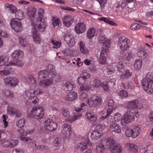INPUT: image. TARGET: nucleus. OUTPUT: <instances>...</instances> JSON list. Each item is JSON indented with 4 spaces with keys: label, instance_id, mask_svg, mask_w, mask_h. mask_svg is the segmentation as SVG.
I'll return each mask as SVG.
<instances>
[{
    "label": "nucleus",
    "instance_id": "obj_1",
    "mask_svg": "<svg viewBox=\"0 0 153 153\" xmlns=\"http://www.w3.org/2000/svg\"><path fill=\"white\" fill-rule=\"evenodd\" d=\"M151 73H148L145 77L143 78L141 81V85L143 89L147 93L151 94L153 93V81L149 76L151 75Z\"/></svg>",
    "mask_w": 153,
    "mask_h": 153
},
{
    "label": "nucleus",
    "instance_id": "obj_2",
    "mask_svg": "<svg viewBox=\"0 0 153 153\" xmlns=\"http://www.w3.org/2000/svg\"><path fill=\"white\" fill-rule=\"evenodd\" d=\"M44 13V9L40 8L39 9L38 13L39 14V16L37 19L35 25H36L37 27L38 28L39 31L42 32L45 31V27L47 25V22L43 18V14Z\"/></svg>",
    "mask_w": 153,
    "mask_h": 153
},
{
    "label": "nucleus",
    "instance_id": "obj_3",
    "mask_svg": "<svg viewBox=\"0 0 153 153\" xmlns=\"http://www.w3.org/2000/svg\"><path fill=\"white\" fill-rule=\"evenodd\" d=\"M44 112L43 107L33 108L30 113L28 115V117L30 118L35 117L36 119H41L44 115Z\"/></svg>",
    "mask_w": 153,
    "mask_h": 153
},
{
    "label": "nucleus",
    "instance_id": "obj_4",
    "mask_svg": "<svg viewBox=\"0 0 153 153\" xmlns=\"http://www.w3.org/2000/svg\"><path fill=\"white\" fill-rule=\"evenodd\" d=\"M118 43L122 51L121 53H123L129 47L130 41L125 36H121L119 38Z\"/></svg>",
    "mask_w": 153,
    "mask_h": 153
},
{
    "label": "nucleus",
    "instance_id": "obj_5",
    "mask_svg": "<svg viewBox=\"0 0 153 153\" xmlns=\"http://www.w3.org/2000/svg\"><path fill=\"white\" fill-rule=\"evenodd\" d=\"M134 112L127 111L121 119V123L123 125L134 121Z\"/></svg>",
    "mask_w": 153,
    "mask_h": 153
},
{
    "label": "nucleus",
    "instance_id": "obj_6",
    "mask_svg": "<svg viewBox=\"0 0 153 153\" xmlns=\"http://www.w3.org/2000/svg\"><path fill=\"white\" fill-rule=\"evenodd\" d=\"M88 103L90 107H95L100 105L102 102V98L95 95L93 96L88 100Z\"/></svg>",
    "mask_w": 153,
    "mask_h": 153
},
{
    "label": "nucleus",
    "instance_id": "obj_7",
    "mask_svg": "<svg viewBox=\"0 0 153 153\" xmlns=\"http://www.w3.org/2000/svg\"><path fill=\"white\" fill-rule=\"evenodd\" d=\"M4 84L12 87H14L18 84L19 80L14 77H7L3 79Z\"/></svg>",
    "mask_w": 153,
    "mask_h": 153
},
{
    "label": "nucleus",
    "instance_id": "obj_8",
    "mask_svg": "<svg viewBox=\"0 0 153 153\" xmlns=\"http://www.w3.org/2000/svg\"><path fill=\"white\" fill-rule=\"evenodd\" d=\"M72 131L70 126L67 124H65L62 126V129L61 132L62 137H69L71 136Z\"/></svg>",
    "mask_w": 153,
    "mask_h": 153
},
{
    "label": "nucleus",
    "instance_id": "obj_9",
    "mask_svg": "<svg viewBox=\"0 0 153 153\" xmlns=\"http://www.w3.org/2000/svg\"><path fill=\"white\" fill-rule=\"evenodd\" d=\"M11 28L16 32H20L22 27V24L20 20L16 19L13 18L10 21Z\"/></svg>",
    "mask_w": 153,
    "mask_h": 153
},
{
    "label": "nucleus",
    "instance_id": "obj_10",
    "mask_svg": "<svg viewBox=\"0 0 153 153\" xmlns=\"http://www.w3.org/2000/svg\"><path fill=\"white\" fill-rule=\"evenodd\" d=\"M63 37L64 40L69 47H72L75 45V42L74 38L72 35L68 32L64 33H63Z\"/></svg>",
    "mask_w": 153,
    "mask_h": 153
},
{
    "label": "nucleus",
    "instance_id": "obj_11",
    "mask_svg": "<svg viewBox=\"0 0 153 153\" xmlns=\"http://www.w3.org/2000/svg\"><path fill=\"white\" fill-rule=\"evenodd\" d=\"M44 127L46 129L49 131H55L57 128V123L52 120L49 119L44 122Z\"/></svg>",
    "mask_w": 153,
    "mask_h": 153
},
{
    "label": "nucleus",
    "instance_id": "obj_12",
    "mask_svg": "<svg viewBox=\"0 0 153 153\" xmlns=\"http://www.w3.org/2000/svg\"><path fill=\"white\" fill-rule=\"evenodd\" d=\"M138 103V100H137L128 102L125 106L127 111L135 113L136 111L135 109L137 108Z\"/></svg>",
    "mask_w": 153,
    "mask_h": 153
},
{
    "label": "nucleus",
    "instance_id": "obj_13",
    "mask_svg": "<svg viewBox=\"0 0 153 153\" xmlns=\"http://www.w3.org/2000/svg\"><path fill=\"white\" fill-rule=\"evenodd\" d=\"M115 140L111 137L103 138L101 140V143L109 149L115 144Z\"/></svg>",
    "mask_w": 153,
    "mask_h": 153
},
{
    "label": "nucleus",
    "instance_id": "obj_14",
    "mask_svg": "<svg viewBox=\"0 0 153 153\" xmlns=\"http://www.w3.org/2000/svg\"><path fill=\"white\" fill-rule=\"evenodd\" d=\"M114 105V100H109L108 101V104L106 105L105 107V109L107 111V115L105 116L101 117V118L103 120L105 119L107 116L110 114L114 110L113 107Z\"/></svg>",
    "mask_w": 153,
    "mask_h": 153
},
{
    "label": "nucleus",
    "instance_id": "obj_15",
    "mask_svg": "<svg viewBox=\"0 0 153 153\" xmlns=\"http://www.w3.org/2000/svg\"><path fill=\"white\" fill-rule=\"evenodd\" d=\"M23 130L22 129H21L19 130V132L20 134H22L21 136H20V139L22 140H23L25 142L28 143H30L31 141V138L27 137L26 136L27 134H30V133H33L34 131V130L32 129L30 131H28L26 132H23Z\"/></svg>",
    "mask_w": 153,
    "mask_h": 153
},
{
    "label": "nucleus",
    "instance_id": "obj_16",
    "mask_svg": "<svg viewBox=\"0 0 153 153\" xmlns=\"http://www.w3.org/2000/svg\"><path fill=\"white\" fill-rule=\"evenodd\" d=\"M85 142H82L78 144L76 146V149L81 151H83L87 149L88 147L87 144H89L91 143L88 137L85 138Z\"/></svg>",
    "mask_w": 153,
    "mask_h": 153
},
{
    "label": "nucleus",
    "instance_id": "obj_17",
    "mask_svg": "<svg viewBox=\"0 0 153 153\" xmlns=\"http://www.w3.org/2000/svg\"><path fill=\"white\" fill-rule=\"evenodd\" d=\"M86 27L83 22L79 23L75 27L74 30L77 34H80L84 32L86 30Z\"/></svg>",
    "mask_w": 153,
    "mask_h": 153
},
{
    "label": "nucleus",
    "instance_id": "obj_18",
    "mask_svg": "<svg viewBox=\"0 0 153 153\" xmlns=\"http://www.w3.org/2000/svg\"><path fill=\"white\" fill-rule=\"evenodd\" d=\"M90 77V75L86 72L81 74L77 79L78 83L81 85H84L87 79Z\"/></svg>",
    "mask_w": 153,
    "mask_h": 153
},
{
    "label": "nucleus",
    "instance_id": "obj_19",
    "mask_svg": "<svg viewBox=\"0 0 153 153\" xmlns=\"http://www.w3.org/2000/svg\"><path fill=\"white\" fill-rule=\"evenodd\" d=\"M108 50H102L100 53L99 60L100 63L102 64H105L106 62V56H107Z\"/></svg>",
    "mask_w": 153,
    "mask_h": 153
},
{
    "label": "nucleus",
    "instance_id": "obj_20",
    "mask_svg": "<svg viewBox=\"0 0 153 153\" xmlns=\"http://www.w3.org/2000/svg\"><path fill=\"white\" fill-rule=\"evenodd\" d=\"M109 130L111 131L117 133H120L121 132L120 125L116 123H112L110 125Z\"/></svg>",
    "mask_w": 153,
    "mask_h": 153
},
{
    "label": "nucleus",
    "instance_id": "obj_21",
    "mask_svg": "<svg viewBox=\"0 0 153 153\" xmlns=\"http://www.w3.org/2000/svg\"><path fill=\"white\" fill-rule=\"evenodd\" d=\"M72 20V17L71 16H67L63 18L62 22L66 27H69L73 23Z\"/></svg>",
    "mask_w": 153,
    "mask_h": 153
},
{
    "label": "nucleus",
    "instance_id": "obj_22",
    "mask_svg": "<svg viewBox=\"0 0 153 153\" xmlns=\"http://www.w3.org/2000/svg\"><path fill=\"white\" fill-rule=\"evenodd\" d=\"M31 92H28L27 94V96L28 97H29V98L27 100L28 102H32V104L35 105H37L39 101V100L36 97L33 96V94H31Z\"/></svg>",
    "mask_w": 153,
    "mask_h": 153
},
{
    "label": "nucleus",
    "instance_id": "obj_23",
    "mask_svg": "<svg viewBox=\"0 0 153 153\" xmlns=\"http://www.w3.org/2000/svg\"><path fill=\"white\" fill-rule=\"evenodd\" d=\"M77 97V93L76 92H71L66 95L65 100L69 101H71L76 99Z\"/></svg>",
    "mask_w": 153,
    "mask_h": 153
},
{
    "label": "nucleus",
    "instance_id": "obj_24",
    "mask_svg": "<svg viewBox=\"0 0 153 153\" xmlns=\"http://www.w3.org/2000/svg\"><path fill=\"white\" fill-rule=\"evenodd\" d=\"M32 26L34 27V29L33 31V37L34 42L36 43H39L40 42V38L37 34V32L36 30V26L33 23H32Z\"/></svg>",
    "mask_w": 153,
    "mask_h": 153
},
{
    "label": "nucleus",
    "instance_id": "obj_25",
    "mask_svg": "<svg viewBox=\"0 0 153 153\" xmlns=\"http://www.w3.org/2000/svg\"><path fill=\"white\" fill-rule=\"evenodd\" d=\"M53 82L52 79L50 77L49 79H45L41 80L39 82V85L42 87L47 86L51 85Z\"/></svg>",
    "mask_w": 153,
    "mask_h": 153
},
{
    "label": "nucleus",
    "instance_id": "obj_26",
    "mask_svg": "<svg viewBox=\"0 0 153 153\" xmlns=\"http://www.w3.org/2000/svg\"><path fill=\"white\" fill-rule=\"evenodd\" d=\"M110 150L112 153H120L122 148L120 144H115L110 149Z\"/></svg>",
    "mask_w": 153,
    "mask_h": 153
},
{
    "label": "nucleus",
    "instance_id": "obj_27",
    "mask_svg": "<svg viewBox=\"0 0 153 153\" xmlns=\"http://www.w3.org/2000/svg\"><path fill=\"white\" fill-rule=\"evenodd\" d=\"M86 117L91 122H95L97 120V118L96 115L94 113L90 112H87L86 115Z\"/></svg>",
    "mask_w": 153,
    "mask_h": 153
},
{
    "label": "nucleus",
    "instance_id": "obj_28",
    "mask_svg": "<svg viewBox=\"0 0 153 153\" xmlns=\"http://www.w3.org/2000/svg\"><path fill=\"white\" fill-rule=\"evenodd\" d=\"M101 132H100L97 130H95L91 131V137L93 139H97L101 136Z\"/></svg>",
    "mask_w": 153,
    "mask_h": 153
},
{
    "label": "nucleus",
    "instance_id": "obj_29",
    "mask_svg": "<svg viewBox=\"0 0 153 153\" xmlns=\"http://www.w3.org/2000/svg\"><path fill=\"white\" fill-rule=\"evenodd\" d=\"M49 76V73L47 70L40 71L38 73V77L39 79H42L48 77Z\"/></svg>",
    "mask_w": 153,
    "mask_h": 153
},
{
    "label": "nucleus",
    "instance_id": "obj_30",
    "mask_svg": "<svg viewBox=\"0 0 153 153\" xmlns=\"http://www.w3.org/2000/svg\"><path fill=\"white\" fill-rule=\"evenodd\" d=\"M128 150L131 153H136L137 151V147L135 144L128 143L127 144Z\"/></svg>",
    "mask_w": 153,
    "mask_h": 153
},
{
    "label": "nucleus",
    "instance_id": "obj_31",
    "mask_svg": "<svg viewBox=\"0 0 153 153\" xmlns=\"http://www.w3.org/2000/svg\"><path fill=\"white\" fill-rule=\"evenodd\" d=\"M96 33V29L94 27H92L88 29L87 32V36L88 39H90L94 37Z\"/></svg>",
    "mask_w": 153,
    "mask_h": 153
},
{
    "label": "nucleus",
    "instance_id": "obj_32",
    "mask_svg": "<svg viewBox=\"0 0 153 153\" xmlns=\"http://www.w3.org/2000/svg\"><path fill=\"white\" fill-rule=\"evenodd\" d=\"M106 147L101 143V141L99 145L96 146L95 153H102Z\"/></svg>",
    "mask_w": 153,
    "mask_h": 153
},
{
    "label": "nucleus",
    "instance_id": "obj_33",
    "mask_svg": "<svg viewBox=\"0 0 153 153\" xmlns=\"http://www.w3.org/2000/svg\"><path fill=\"white\" fill-rule=\"evenodd\" d=\"M63 86L64 90L65 91H71L73 90L74 88L73 84L68 82L64 83Z\"/></svg>",
    "mask_w": 153,
    "mask_h": 153
},
{
    "label": "nucleus",
    "instance_id": "obj_34",
    "mask_svg": "<svg viewBox=\"0 0 153 153\" xmlns=\"http://www.w3.org/2000/svg\"><path fill=\"white\" fill-rule=\"evenodd\" d=\"M8 65H10L9 64H7L5 66L4 70L0 71V75L4 74L5 76H7L10 74V72L9 71L10 68L8 67Z\"/></svg>",
    "mask_w": 153,
    "mask_h": 153
},
{
    "label": "nucleus",
    "instance_id": "obj_35",
    "mask_svg": "<svg viewBox=\"0 0 153 153\" xmlns=\"http://www.w3.org/2000/svg\"><path fill=\"white\" fill-rule=\"evenodd\" d=\"M62 112L64 117L66 118L68 120H71V118L70 116V112L68 109L65 108L62 109Z\"/></svg>",
    "mask_w": 153,
    "mask_h": 153
},
{
    "label": "nucleus",
    "instance_id": "obj_36",
    "mask_svg": "<svg viewBox=\"0 0 153 153\" xmlns=\"http://www.w3.org/2000/svg\"><path fill=\"white\" fill-rule=\"evenodd\" d=\"M50 45L52 46L53 49H57L60 48L61 45V43L56 41V40H52L51 42Z\"/></svg>",
    "mask_w": 153,
    "mask_h": 153
},
{
    "label": "nucleus",
    "instance_id": "obj_37",
    "mask_svg": "<svg viewBox=\"0 0 153 153\" xmlns=\"http://www.w3.org/2000/svg\"><path fill=\"white\" fill-rule=\"evenodd\" d=\"M142 65V60L141 59H137L135 61L134 64V66L135 68L138 71L140 69Z\"/></svg>",
    "mask_w": 153,
    "mask_h": 153
},
{
    "label": "nucleus",
    "instance_id": "obj_38",
    "mask_svg": "<svg viewBox=\"0 0 153 153\" xmlns=\"http://www.w3.org/2000/svg\"><path fill=\"white\" fill-rule=\"evenodd\" d=\"M9 65H10L22 67L23 65V63L21 60L18 59L16 61L10 62H9Z\"/></svg>",
    "mask_w": 153,
    "mask_h": 153
},
{
    "label": "nucleus",
    "instance_id": "obj_39",
    "mask_svg": "<svg viewBox=\"0 0 153 153\" xmlns=\"http://www.w3.org/2000/svg\"><path fill=\"white\" fill-rule=\"evenodd\" d=\"M53 143L55 146L59 147L62 145V140L60 137H57L54 140Z\"/></svg>",
    "mask_w": 153,
    "mask_h": 153
},
{
    "label": "nucleus",
    "instance_id": "obj_40",
    "mask_svg": "<svg viewBox=\"0 0 153 153\" xmlns=\"http://www.w3.org/2000/svg\"><path fill=\"white\" fill-rule=\"evenodd\" d=\"M3 94L4 96H5L8 98L12 99L14 97V94L12 91L9 90L4 91L3 93Z\"/></svg>",
    "mask_w": 153,
    "mask_h": 153
},
{
    "label": "nucleus",
    "instance_id": "obj_41",
    "mask_svg": "<svg viewBox=\"0 0 153 153\" xmlns=\"http://www.w3.org/2000/svg\"><path fill=\"white\" fill-rule=\"evenodd\" d=\"M22 52L19 50H16L11 54V56L13 59H16L19 56L21 55Z\"/></svg>",
    "mask_w": 153,
    "mask_h": 153
},
{
    "label": "nucleus",
    "instance_id": "obj_42",
    "mask_svg": "<svg viewBox=\"0 0 153 153\" xmlns=\"http://www.w3.org/2000/svg\"><path fill=\"white\" fill-rule=\"evenodd\" d=\"M8 61V58L4 56H0V66L5 65Z\"/></svg>",
    "mask_w": 153,
    "mask_h": 153
},
{
    "label": "nucleus",
    "instance_id": "obj_43",
    "mask_svg": "<svg viewBox=\"0 0 153 153\" xmlns=\"http://www.w3.org/2000/svg\"><path fill=\"white\" fill-rule=\"evenodd\" d=\"M117 68L118 71L119 72H123L125 69V65L122 62H119L117 65Z\"/></svg>",
    "mask_w": 153,
    "mask_h": 153
},
{
    "label": "nucleus",
    "instance_id": "obj_44",
    "mask_svg": "<svg viewBox=\"0 0 153 153\" xmlns=\"http://www.w3.org/2000/svg\"><path fill=\"white\" fill-rule=\"evenodd\" d=\"M99 20L104 21L105 22L112 25H115L116 24L111 21L109 20V18L104 17H102L99 18Z\"/></svg>",
    "mask_w": 153,
    "mask_h": 153
},
{
    "label": "nucleus",
    "instance_id": "obj_45",
    "mask_svg": "<svg viewBox=\"0 0 153 153\" xmlns=\"http://www.w3.org/2000/svg\"><path fill=\"white\" fill-rule=\"evenodd\" d=\"M100 43L103 44L102 47L103 48L102 50H108L107 48L109 47L110 45V42L109 40H105V41L101 42Z\"/></svg>",
    "mask_w": 153,
    "mask_h": 153
},
{
    "label": "nucleus",
    "instance_id": "obj_46",
    "mask_svg": "<svg viewBox=\"0 0 153 153\" xmlns=\"http://www.w3.org/2000/svg\"><path fill=\"white\" fill-rule=\"evenodd\" d=\"M132 75V73L130 70L126 69L124 74H123L121 75V77L122 78L128 79L131 77Z\"/></svg>",
    "mask_w": 153,
    "mask_h": 153
},
{
    "label": "nucleus",
    "instance_id": "obj_47",
    "mask_svg": "<svg viewBox=\"0 0 153 153\" xmlns=\"http://www.w3.org/2000/svg\"><path fill=\"white\" fill-rule=\"evenodd\" d=\"M15 19L19 20H21L23 19L24 16H23V13L21 10H19L16 14Z\"/></svg>",
    "mask_w": 153,
    "mask_h": 153
},
{
    "label": "nucleus",
    "instance_id": "obj_48",
    "mask_svg": "<svg viewBox=\"0 0 153 153\" xmlns=\"http://www.w3.org/2000/svg\"><path fill=\"white\" fill-rule=\"evenodd\" d=\"M133 130L134 135L133 137H136L140 134V128L139 126H136L134 127V128Z\"/></svg>",
    "mask_w": 153,
    "mask_h": 153
},
{
    "label": "nucleus",
    "instance_id": "obj_49",
    "mask_svg": "<svg viewBox=\"0 0 153 153\" xmlns=\"http://www.w3.org/2000/svg\"><path fill=\"white\" fill-rule=\"evenodd\" d=\"M133 130L131 128H127L125 131V134L128 137H132V138H135L133 137Z\"/></svg>",
    "mask_w": 153,
    "mask_h": 153
},
{
    "label": "nucleus",
    "instance_id": "obj_50",
    "mask_svg": "<svg viewBox=\"0 0 153 153\" xmlns=\"http://www.w3.org/2000/svg\"><path fill=\"white\" fill-rule=\"evenodd\" d=\"M10 147H14L16 146L19 143V141L17 140H10Z\"/></svg>",
    "mask_w": 153,
    "mask_h": 153
},
{
    "label": "nucleus",
    "instance_id": "obj_51",
    "mask_svg": "<svg viewBox=\"0 0 153 153\" xmlns=\"http://www.w3.org/2000/svg\"><path fill=\"white\" fill-rule=\"evenodd\" d=\"M79 98L82 101H84L87 100L88 96L86 93L82 92L80 95Z\"/></svg>",
    "mask_w": 153,
    "mask_h": 153
},
{
    "label": "nucleus",
    "instance_id": "obj_52",
    "mask_svg": "<svg viewBox=\"0 0 153 153\" xmlns=\"http://www.w3.org/2000/svg\"><path fill=\"white\" fill-rule=\"evenodd\" d=\"M102 83L99 79H96L94 81L93 85L94 87L98 88L101 85Z\"/></svg>",
    "mask_w": 153,
    "mask_h": 153
},
{
    "label": "nucleus",
    "instance_id": "obj_53",
    "mask_svg": "<svg viewBox=\"0 0 153 153\" xmlns=\"http://www.w3.org/2000/svg\"><path fill=\"white\" fill-rule=\"evenodd\" d=\"M19 41L20 44L23 47H25L27 45V42L26 40L23 38L22 36H19Z\"/></svg>",
    "mask_w": 153,
    "mask_h": 153
},
{
    "label": "nucleus",
    "instance_id": "obj_54",
    "mask_svg": "<svg viewBox=\"0 0 153 153\" xmlns=\"http://www.w3.org/2000/svg\"><path fill=\"white\" fill-rule=\"evenodd\" d=\"M24 79H27V78L28 79V80H27L28 82H30L33 84L35 83V81L33 76L31 75H28L24 78Z\"/></svg>",
    "mask_w": 153,
    "mask_h": 153
},
{
    "label": "nucleus",
    "instance_id": "obj_55",
    "mask_svg": "<svg viewBox=\"0 0 153 153\" xmlns=\"http://www.w3.org/2000/svg\"><path fill=\"white\" fill-rule=\"evenodd\" d=\"M114 117L115 121L119 122L120 121H121L122 118L121 115L119 113H117L114 115Z\"/></svg>",
    "mask_w": 153,
    "mask_h": 153
},
{
    "label": "nucleus",
    "instance_id": "obj_56",
    "mask_svg": "<svg viewBox=\"0 0 153 153\" xmlns=\"http://www.w3.org/2000/svg\"><path fill=\"white\" fill-rule=\"evenodd\" d=\"M52 78V80H54L56 81H59L61 79V76L57 74H51Z\"/></svg>",
    "mask_w": 153,
    "mask_h": 153
},
{
    "label": "nucleus",
    "instance_id": "obj_57",
    "mask_svg": "<svg viewBox=\"0 0 153 153\" xmlns=\"http://www.w3.org/2000/svg\"><path fill=\"white\" fill-rule=\"evenodd\" d=\"M118 94L122 97H125L128 95L127 92L125 90H122L118 92Z\"/></svg>",
    "mask_w": 153,
    "mask_h": 153
},
{
    "label": "nucleus",
    "instance_id": "obj_58",
    "mask_svg": "<svg viewBox=\"0 0 153 153\" xmlns=\"http://www.w3.org/2000/svg\"><path fill=\"white\" fill-rule=\"evenodd\" d=\"M25 119H22L16 123V125L19 128L23 127L25 124Z\"/></svg>",
    "mask_w": 153,
    "mask_h": 153
},
{
    "label": "nucleus",
    "instance_id": "obj_59",
    "mask_svg": "<svg viewBox=\"0 0 153 153\" xmlns=\"http://www.w3.org/2000/svg\"><path fill=\"white\" fill-rule=\"evenodd\" d=\"M101 85L105 91H108L109 90L110 87L107 82H103L102 83Z\"/></svg>",
    "mask_w": 153,
    "mask_h": 153
},
{
    "label": "nucleus",
    "instance_id": "obj_60",
    "mask_svg": "<svg viewBox=\"0 0 153 153\" xmlns=\"http://www.w3.org/2000/svg\"><path fill=\"white\" fill-rule=\"evenodd\" d=\"M55 67L54 66L52 65H50L48 66V70H47L48 72L49 75L53 73L55 71Z\"/></svg>",
    "mask_w": 153,
    "mask_h": 153
},
{
    "label": "nucleus",
    "instance_id": "obj_61",
    "mask_svg": "<svg viewBox=\"0 0 153 153\" xmlns=\"http://www.w3.org/2000/svg\"><path fill=\"white\" fill-rule=\"evenodd\" d=\"M107 70L108 73L110 74H112L115 71V69L114 67L111 65H109L107 67Z\"/></svg>",
    "mask_w": 153,
    "mask_h": 153
},
{
    "label": "nucleus",
    "instance_id": "obj_62",
    "mask_svg": "<svg viewBox=\"0 0 153 153\" xmlns=\"http://www.w3.org/2000/svg\"><path fill=\"white\" fill-rule=\"evenodd\" d=\"M100 3L101 9H103L106 4V0H97Z\"/></svg>",
    "mask_w": 153,
    "mask_h": 153
},
{
    "label": "nucleus",
    "instance_id": "obj_63",
    "mask_svg": "<svg viewBox=\"0 0 153 153\" xmlns=\"http://www.w3.org/2000/svg\"><path fill=\"white\" fill-rule=\"evenodd\" d=\"M91 88L90 85H83L80 87V89L82 91H88Z\"/></svg>",
    "mask_w": 153,
    "mask_h": 153
},
{
    "label": "nucleus",
    "instance_id": "obj_64",
    "mask_svg": "<svg viewBox=\"0 0 153 153\" xmlns=\"http://www.w3.org/2000/svg\"><path fill=\"white\" fill-rule=\"evenodd\" d=\"M62 52L66 55L68 56L71 55V51L69 48H65L64 50H62Z\"/></svg>",
    "mask_w": 153,
    "mask_h": 153
}]
</instances>
